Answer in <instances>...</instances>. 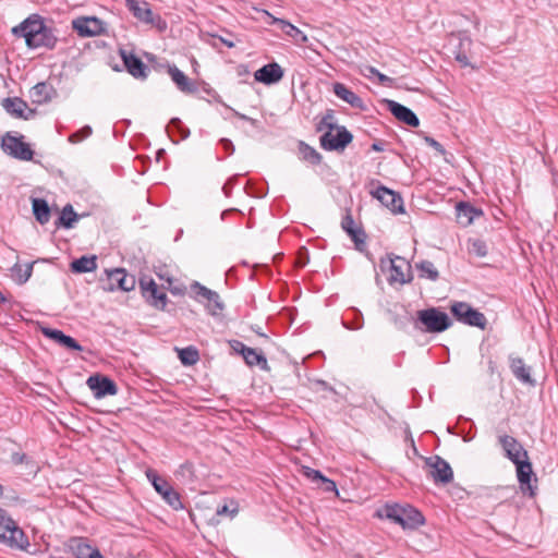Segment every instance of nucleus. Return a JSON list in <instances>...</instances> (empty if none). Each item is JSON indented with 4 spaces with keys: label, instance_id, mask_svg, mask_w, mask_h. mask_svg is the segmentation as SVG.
Instances as JSON below:
<instances>
[{
    "label": "nucleus",
    "instance_id": "f257e3e1",
    "mask_svg": "<svg viewBox=\"0 0 558 558\" xmlns=\"http://www.w3.org/2000/svg\"><path fill=\"white\" fill-rule=\"evenodd\" d=\"M377 515L399 524L403 530H416L425 523L422 512L411 505L387 504L377 511Z\"/></svg>",
    "mask_w": 558,
    "mask_h": 558
},
{
    "label": "nucleus",
    "instance_id": "f03ea898",
    "mask_svg": "<svg viewBox=\"0 0 558 558\" xmlns=\"http://www.w3.org/2000/svg\"><path fill=\"white\" fill-rule=\"evenodd\" d=\"M416 315V324H421L422 329L429 333H440L452 326V320L448 314L437 307L421 310Z\"/></svg>",
    "mask_w": 558,
    "mask_h": 558
},
{
    "label": "nucleus",
    "instance_id": "7ed1b4c3",
    "mask_svg": "<svg viewBox=\"0 0 558 558\" xmlns=\"http://www.w3.org/2000/svg\"><path fill=\"white\" fill-rule=\"evenodd\" d=\"M145 475L154 489L161 496L163 501L173 510L178 511L183 509L180 494L169 484V482L160 476L156 470L148 468Z\"/></svg>",
    "mask_w": 558,
    "mask_h": 558
},
{
    "label": "nucleus",
    "instance_id": "20e7f679",
    "mask_svg": "<svg viewBox=\"0 0 558 558\" xmlns=\"http://www.w3.org/2000/svg\"><path fill=\"white\" fill-rule=\"evenodd\" d=\"M450 312L458 322L464 325L480 329L486 328L487 319L485 315L465 302H453L450 305Z\"/></svg>",
    "mask_w": 558,
    "mask_h": 558
},
{
    "label": "nucleus",
    "instance_id": "39448f33",
    "mask_svg": "<svg viewBox=\"0 0 558 558\" xmlns=\"http://www.w3.org/2000/svg\"><path fill=\"white\" fill-rule=\"evenodd\" d=\"M129 11L141 22L155 26L163 32L167 28V22L159 15L154 14L150 5L146 1L125 0Z\"/></svg>",
    "mask_w": 558,
    "mask_h": 558
},
{
    "label": "nucleus",
    "instance_id": "423d86ee",
    "mask_svg": "<svg viewBox=\"0 0 558 558\" xmlns=\"http://www.w3.org/2000/svg\"><path fill=\"white\" fill-rule=\"evenodd\" d=\"M190 289L197 302L207 301L206 308L210 315L215 316L223 311L225 304L216 291L208 289L198 281L192 282Z\"/></svg>",
    "mask_w": 558,
    "mask_h": 558
},
{
    "label": "nucleus",
    "instance_id": "0eeeda50",
    "mask_svg": "<svg viewBox=\"0 0 558 558\" xmlns=\"http://www.w3.org/2000/svg\"><path fill=\"white\" fill-rule=\"evenodd\" d=\"M352 140L353 135L343 125L336 128V134H333L332 131H327L319 138L322 148L329 151L344 150Z\"/></svg>",
    "mask_w": 558,
    "mask_h": 558
},
{
    "label": "nucleus",
    "instance_id": "6e6552de",
    "mask_svg": "<svg viewBox=\"0 0 558 558\" xmlns=\"http://www.w3.org/2000/svg\"><path fill=\"white\" fill-rule=\"evenodd\" d=\"M2 148L5 153L19 160L29 161L33 159L34 151L31 146L23 142V136H13L7 133L2 138Z\"/></svg>",
    "mask_w": 558,
    "mask_h": 558
},
{
    "label": "nucleus",
    "instance_id": "1a4fd4ad",
    "mask_svg": "<svg viewBox=\"0 0 558 558\" xmlns=\"http://www.w3.org/2000/svg\"><path fill=\"white\" fill-rule=\"evenodd\" d=\"M371 195L379 201L380 204L388 208L393 215L404 213L403 198L400 193L385 185H378L377 189L371 191Z\"/></svg>",
    "mask_w": 558,
    "mask_h": 558
},
{
    "label": "nucleus",
    "instance_id": "9d476101",
    "mask_svg": "<svg viewBox=\"0 0 558 558\" xmlns=\"http://www.w3.org/2000/svg\"><path fill=\"white\" fill-rule=\"evenodd\" d=\"M425 464L430 469L429 475L436 484H449L453 480V471L450 464L439 456L425 459Z\"/></svg>",
    "mask_w": 558,
    "mask_h": 558
},
{
    "label": "nucleus",
    "instance_id": "9b49d317",
    "mask_svg": "<svg viewBox=\"0 0 558 558\" xmlns=\"http://www.w3.org/2000/svg\"><path fill=\"white\" fill-rule=\"evenodd\" d=\"M389 264L390 275L388 277V282L390 284H405L413 280L411 265L405 258L395 255L389 257Z\"/></svg>",
    "mask_w": 558,
    "mask_h": 558
},
{
    "label": "nucleus",
    "instance_id": "f8f14e48",
    "mask_svg": "<svg viewBox=\"0 0 558 558\" xmlns=\"http://www.w3.org/2000/svg\"><path fill=\"white\" fill-rule=\"evenodd\" d=\"M105 23L96 16H81L72 22L73 29L81 37H93L102 35L106 32Z\"/></svg>",
    "mask_w": 558,
    "mask_h": 558
},
{
    "label": "nucleus",
    "instance_id": "ddd939ff",
    "mask_svg": "<svg viewBox=\"0 0 558 558\" xmlns=\"http://www.w3.org/2000/svg\"><path fill=\"white\" fill-rule=\"evenodd\" d=\"M517 468V477L520 484V488L524 494H527L530 497L535 496L536 486L532 485V477L535 476L532 469V463L527 458H523L513 463ZM534 482H537V478L534 477Z\"/></svg>",
    "mask_w": 558,
    "mask_h": 558
},
{
    "label": "nucleus",
    "instance_id": "4468645a",
    "mask_svg": "<svg viewBox=\"0 0 558 558\" xmlns=\"http://www.w3.org/2000/svg\"><path fill=\"white\" fill-rule=\"evenodd\" d=\"M140 287L143 296L147 302L158 310H163L168 302V296L165 292L160 291L157 283L151 278H142Z\"/></svg>",
    "mask_w": 558,
    "mask_h": 558
},
{
    "label": "nucleus",
    "instance_id": "2eb2a0df",
    "mask_svg": "<svg viewBox=\"0 0 558 558\" xmlns=\"http://www.w3.org/2000/svg\"><path fill=\"white\" fill-rule=\"evenodd\" d=\"M86 384L97 399L106 396H114L118 392L116 383L111 378L100 374L89 376Z\"/></svg>",
    "mask_w": 558,
    "mask_h": 558
},
{
    "label": "nucleus",
    "instance_id": "dca6fc26",
    "mask_svg": "<svg viewBox=\"0 0 558 558\" xmlns=\"http://www.w3.org/2000/svg\"><path fill=\"white\" fill-rule=\"evenodd\" d=\"M44 20L40 16L31 15L22 23L14 26L12 33L17 37H23L27 46L29 41L33 43L34 36L44 29Z\"/></svg>",
    "mask_w": 558,
    "mask_h": 558
},
{
    "label": "nucleus",
    "instance_id": "f3484780",
    "mask_svg": "<svg viewBox=\"0 0 558 558\" xmlns=\"http://www.w3.org/2000/svg\"><path fill=\"white\" fill-rule=\"evenodd\" d=\"M109 290L119 289L125 292L132 291L135 288V277L130 275L123 268H114L107 271Z\"/></svg>",
    "mask_w": 558,
    "mask_h": 558
},
{
    "label": "nucleus",
    "instance_id": "a211bd4d",
    "mask_svg": "<svg viewBox=\"0 0 558 558\" xmlns=\"http://www.w3.org/2000/svg\"><path fill=\"white\" fill-rule=\"evenodd\" d=\"M264 14L266 16L265 22L267 24L277 26L287 36L293 38L296 44L307 43V36L290 22L275 17L268 11H264Z\"/></svg>",
    "mask_w": 558,
    "mask_h": 558
},
{
    "label": "nucleus",
    "instance_id": "6ab92c4d",
    "mask_svg": "<svg viewBox=\"0 0 558 558\" xmlns=\"http://www.w3.org/2000/svg\"><path fill=\"white\" fill-rule=\"evenodd\" d=\"M341 228L354 242L355 250L364 252L366 248V233L361 227H356L351 214H347L341 221Z\"/></svg>",
    "mask_w": 558,
    "mask_h": 558
},
{
    "label": "nucleus",
    "instance_id": "aec40b11",
    "mask_svg": "<svg viewBox=\"0 0 558 558\" xmlns=\"http://www.w3.org/2000/svg\"><path fill=\"white\" fill-rule=\"evenodd\" d=\"M498 441L505 452V456L512 463L523 458H527V451L514 437L509 435H501L498 437Z\"/></svg>",
    "mask_w": 558,
    "mask_h": 558
},
{
    "label": "nucleus",
    "instance_id": "412c9836",
    "mask_svg": "<svg viewBox=\"0 0 558 558\" xmlns=\"http://www.w3.org/2000/svg\"><path fill=\"white\" fill-rule=\"evenodd\" d=\"M385 102L391 114L399 121L412 128H416L420 125V120L417 116L410 108L395 100L386 99Z\"/></svg>",
    "mask_w": 558,
    "mask_h": 558
},
{
    "label": "nucleus",
    "instance_id": "4be33fe9",
    "mask_svg": "<svg viewBox=\"0 0 558 558\" xmlns=\"http://www.w3.org/2000/svg\"><path fill=\"white\" fill-rule=\"evenodd\" d=\"M283 77V70L277 62L268 63L254 73L255 81L265 85H272Z\"/></svg>",
    "mask_w": 558,
    "mask_h": 558
},
{
    "label": "nucleus",
    "instance_id": "5701e85b",
    "mask_svg": "<svg viewBox=\"0 0 558 558\" xmlns=\"http://www.w3.org/2000/svg\"><path fill=\"white\" fill-rule=\"evenodd\" d=\"M69 548L76 558H105L98 548L93 547L82 537L71 538Z\"/></svg>",
    "mask_w": 558,
    "mask_h": 558
},
{
    "label": "nucleus",
    "instance_id": "b1692460",
    "mask_svg": "<svg viewBox=\"0 0 558 558\" xmlns=\"http://www.w3.org/2000/svg\"><path fill=\"white\" fill-rule=\"evenodd\" d=\"M2 543L7 544L11 548L20 549L31 555L36 553L35 549H31L28 537L16 523Z\"/></svg>",
    "mask_w": 558,
    "mask_h": 558
},
{
    "label": "nucleus",
    "instance_id": "393cba45",
    "mask_svg": "<svg viewBox=\"0 0 558 558\" xmlns=\"http://www.w3.org/2000/svg\"><path fill=\"white\" fill-rule=\"evenodd\" d=\"M41 332L45 337L68 350L83 351V347L73 337L65 335L62 330L44 327L41 328Z\"/></svg>",
    "mask_w": 558,
    "mask_h": 558
},
{
    "label": "nucleus",
    "instance_id": "a878e982",
    "mask_svg": "<svg viewBox=\"0 0 558 558\" xmlns=\"http://www.w3.org/2000/svg\"><path fill=\"white\" fill-rule=\"evenodd\" d=\"M168 74L180 92L185 94L197 92V84L190 80L177 65H168Z\"/></svg>",
    "mask_w": 558,
    "mask_h": 558
},
{
    "label": "nucleus",
    "instance_id": "bb28decb",
    "mask_svg": "<svg viewBox=\"0 0 558 558\" xmlns=\"http://www.w3.org/2000/svg\"><path fill=\"white\" fill-rule=\"evenodd\" d=\"M333 94L340 98L341 100L349 104L351 107L355 109H365V105L363 99L356 95L353 90L347 87L343 83L336 82L332 84Z\"/></svg>",
    "mask_w": 558,
    "mask_h": 558
},
{
    "label": "nucleus",
    "instance_id": "cd10ccee",
    "mask_svg": "<svg viewBox=\"0 0 558 558\" xmlns=\"http://www.w3.org/2000/svg\"><path fill=\"white\" fill-rule=\"evenodd\" d=\"M121 58L128 72L135 78H146L148 69L145 63L133 53L121 51Z\"/></svg>",
    "mask_w": 558,
    "mask_h": 558
},
{
    "label": "nucleus",
    "instance_id": "c85d7f7f",
    "mask_svg": "<svg viewBox=\"0 0 558 558\" xmlns=\"http://www.w3.org/2000/svg\"><path fill=\"white\" fill-rule=\"evenodd\" d=\"M2 107L11 116L19 118V119H24V120H28L35 112L34 110H29L28 113L25 114L24 111L27 108V104L19 97L4 98L2 100Z\"/></svg>",
    "mask_w": 558,
    "mask_h": 558
},
{
    "label": "nucleus",
    "instance_id": "c756f323",
    "mask_svg": "<svg viewBox=\"0 0 558 558\" xmlns=\"http://www.w3.org/2000/svg\"><path fill=\"white\" fill-rule=\"evenodd\" d=\"M29 95L34 104L41 105L50 101L57 95V92L51 84L40 82L32 87Z\"/></svg>",
    "mask_w": 558,
    "mask_h": 558
},
{
    "label": "nucleus",
    "instance_id": "7c9ffc66",
    "mask_svg": "<svg viewBox=\"0 0 558 558\" xmlns=\"http://www.w3.org/2000/svg\"><path fill=\"white\" fill-rule=\"evenodd\" d=\"M458 222L464 227L470 226L475 217L482 216L483 211L480 208L472 206L470 203L460 202L456 206Z\"/></svg>",
    "mask_w": 558,
    "mask_h": 558
},
{
    "label": "nucleus",
    "instance_id": "2f4dec72",
    "mask_svg": "<svg viewBox=\"0 0 558 558\" xmlns=\"http://www.w3.org/2000/svg\"><path fill=\"white\" fill-rule=\"evenodd\" d=\"M57 44V37L54 36L52 29L46 25H44V29L37 33L33 43H28L27 47L31 49H36L40 47H45L48 49H53Z\"/></svg>",
    "mask_w": 558,
    "mask_h": 558
},
{
    "label": "nucleus",
    "instance_id": "473e14b6",
    "mask_svg": "<svg viewBox=\"0 0 558 558\" xmlns=\"http://www.w3.org/2000/svg\"><path fill=\"white\" fill-rule=\"evenodd\" d=\"M510 368H511L513 376L518 380H520L524 384H529V385L535 384L534 379L531 377V368L525 366V364L521 357H511L510 359Z\"/></svg>",
    "mask_w": 558,
    "mask_h": 558
},
{
    "label": "nucleus",
    "instance_id": "72a5a7b5",
    "mask_svg": "<svg viewBox=\"0 0 558 558\" xmlns=\"http://www.w3.org/2000/svg\"><path fill=\"white\" fill-rule=\"evenodd\" d=\"M78 218L80 216L75 213L73 206L71 204H66L54 222L56 228L72 229Z\"/></svg>",
    "mask_w": 558,
    "mask_h": 558
},
{
    "label": "nucleus",
    "instance_id": "f704fd0d",
    "mask_svg": "<svg viewBox=\"0 0 558 558\" xmlns=\"http://www.w3.org/2000/svg\"><path fill=\"white\" fill-rule=\"evenodd\" d=\"M97 268L96 256H81L70 264V269L74 274H84L94 271Z\"/></svg>",
    "mask_w": 558,
    "mask_h": 558
},
{
    "label": "nucleus",
    "instance_id": "c9c22d12",
    "mask_svg": "<svg viewBox=\"0 0 558 558\" xmlns=\"http://www.w3.org/2000/svg\"><path fill=\"white\" fill-rule=\"evenodd\" d=\"M32 209L36 220L40 225H46L50 220L51 211L46 199L33 198Z\"/></svg>",
    "mask_w": 558,
    "mask_h": 558
},
{
    "label": "nucleus",
    "instance_id": "e433bc0d",
    "mask_svg": "<svg viewBox=\"0 0 558 558\" xmlns=\"http://www.w3.org/2000/svg\"><path fill=\"white\" fill-rule=\"evenodd\" d=\"M244 361L248 366H258L262 371L268 372L270 369L266 356L255 349L248 348L244 354Z\"/></svg>",
    "mask_w": 558,
    "mask_h": 558
},
{
    "label": "nucleus",
    "instance_id": "4c0bfd02",
    "mask_svg": "<svg viewBox=\"0 0 558 558\" xmlns=\"http://www.w3.org/2000/svg\"><path fill=\"white\" fill-rule=\"evenodd\" d=\"M415 268L418 271V277L422 279H428L430 281H437L439 278V272L434 266V264L429 260H421L415 263Z\"/></svg>",
    "mask_w": 558,
    "mask_h": 558
},
{
    "label": "nucleus",
    "instance_id": "58836bf2",
    "mask_svg": "<svg viewBox=\"0 0 558 558\" xmlns=\"http://www.w3.org/2000/svg\"><path fill=\"white\" fill-rule=\"evenodd\" d=\"M166 131L171 138H173L174 135H179L180 140H185L190 136V130L183 125L179 118H172L168 123ZM172 141L178 143L177 140Z\"/></svg>",
    "mask_w": 558,
    "mask_h": 558
},
{
    "label": "nucleus",
    "instance_id": "ea45409f",
    "mask_svg": "<svg viewBox=\"0 0 558 558\" xmlns=\"http://www.w3.org/2000/svg\"><path fill=\"white\" fill-rule=\"evenodd\" d=\"M299 150L303 160L312 165H318L322 162V155L315 148L307 145L306 143L300 142Z\"/></svg>",
    "mask_w": 558,
    "mask_h": 558
},
{
    "label": "nucleus",
    "instance_id": "a19ab883",
    "mask_svg": "<svg viewBox=\"0 0 558 558\" xmlns=\"http://www.w3.org/2000/svg\"><path fill=\"white\" fill-rule=\"evenodd\" d=\"M179 359L183 365L192 366L199 360L198 350L192 345L183 348L179 350Z\"/></svg>",
    "mask_w": 558,
    "mask_h": 558
},
{
    "label": "nucleus",
    "instance_id": "79ce46f5",
    "mask_svg": "<svg viewBox=\"0 0 558 558\" xmlns=\"http://www.w3.org/2000/svg\"><path fill=\"white\" fill-rule=\"evenodd\" d=\"M33 263L26 264L25 266L15 264L12 267V274L15 277L17 283H25L32 276Z\"/></svg>",
    "mask_w": 558,
    "mask_h": 558
},
{
    "label": "nucleus",
    "instance_id": "37998d69",
    "mask_svg": "<svg viewBox=\"0 0 558 558\" xmlns=\"http://www.w3.org/2000/svg\"><path fill=\"white\" fill-rule=\"evenodd\" d=\"M337 126L338 125H336L335 112H333V110L328 109L326 111V113L324 114V117L322 118V120L317 123L316 131L322 132L325 129H327V131L331 132V131L336 130Z\"/></svg>",
    "mask_w": 558,
    "mask_h": 558
},
{
    "label": "nucleus",
    "instance_id": "c03bdc74",
    "mask_svg": "<svg viewBox=\"0 0 558 558\" xmlns=\"http://www.w3.org/2000/svg\"><path fill=\"white\" fill-rule=\"evenodd\" d=\"M15 521L8 515L4 510L0 509V541L3 542L10 531L15 525Z\"/></svg>",
    "mask_w": 558,
    "mask_h": 558
},
{
    "label": "nucleus",
    "instance_id": "a18cd8bd",
    "mask_svg": "<svg viewBox=\"0 0 558 558\" xmlns=\"http://www.w3.org/2000/svg\"><path fill=\"white\" fill-rule=\"evenodd\" d=\"M239 512V506L235 501L231 500L229 504H225L222 506H218L216 509V514L219 517L227 515L233 518Z\"/></svg>",
    "mask_w": 558,
    "mask_h": 558
},
{
    "label": "nucleus",
    "instance_id": "49530a36",
    "mask_svg": "<svg viewBox=\"0 0 558 558\" xmlns=\"http://www.w3.org/2000/svg\"><path fill=\"white\" fill-rule=\"evenodd\" d=\"M93 133V129L89 125H84L80 130L75 131L69 136V142L80 143L85 138L89 137Z\"/></svg>",
    "mask_w": 558,
    "mask_h": 558
},
{
    "label": "nucleus",
    "instance_id": "de8ad7c7",
    "mask_svg": "<svg viewBox=\"0 0 558 558\" xmlns=\"http://www.w3.org/2000/svg\"><path fill=\"white\" fill-rule=\"evenodd\" d=\"M177 477H182L186 482H191L194 478V470L193 464L190 462H185L179 466L175 472Z\"/></svg>",
    "mask_w": 558,
    "mask_h": 558
},
{
    "label": "nucleus",
    "instance_id": "09e8293b",
    "mask_svg": "<svg viewBox=\"0 0 558 558\" xmlns=\"http://www.w3.org/2000/svg\"><path fill=\"white\" fill-rule=\"evenodd\" d=\"M457 38L458 45L456 46L453 51L470 52L472 39L466 35V33H459Z\"/></svg>",
    "mask_w": 558,
    "mask_h": 558
},
{
    "label": "nucleus",
    "instance_id": "8fccbe9b",
    "mask_svg": "<svg viewBox=\"0 0 558 558\" xmlns=\"http://www.w3.org/2000/svg\"><path fill=\"white\" fill-rule=\"evenodd\" d=\"M469 251L478 257H484L487 255V245L484 241L476 239L471 242Z\"/></svg>",
    "mask_w": 558,
    "mask_h": 558
},
{
    "label": "nucleus",
    "instance_id": "3c124183",
    "mask_svg": "<svg viewBox=\"0 0 558 558\" xmlns=\"http://www.w3.org/2000/svg\"><path fill=\"white\" fill-rule=\"evenodd\" d=\"M304 475L313 482H320V483H322L323 478L325 477V475L320 471L312 469V468H305Z\"/></svg>",
    "mask_w": 558,
    "mask_h": 558
},
{
    "label": "nucleus",
    "instance_id": "603ef678",
    "mask_svg": "<svg viewBox=\"0 0 558 558\" xmlns=\"http://www.w3.org/2000/svg\"><path fill=\"white\" fill-rule=\"evenodd\" d=\"M355 314V319L352 323H343L347 329L359 330L363 327V316L361 312L356 311Z\"/></svg>",
    "mask_w": 558,
    "mask_h": 558
},
{
    "label": "nucleus",
    "instance_id": "864d4df0",
    "mask_svg": "<svg viewBox=\"0 0 558 558\" xmlns=\"http://www.w3.org/2000/svg\"><path fill=\"white\" fill-rule=\"evenodd\" d=\"M229 345L232 349V351L241 354L244 357V354H246V350H248V347H246L243 342L240 340H230Z\"/></svg>",
    "mask_w": 558,
    "mask_h": 558
},
{
    "label": "nucleus",
    "instance_id": "5fc2aeb1",
    "mask_svg": "<svg viewBox=\"0 0 558 558\" xmlns=\"http://www.w3.org/2000/svg\"><path fill=\"white\" fill-rule=\"evenodd\" d=\"M239 174H234L227 180L222 186V192L227 197H230L232 189L236 185Z\"/></svg>",
    "mask_w": 558,
    "mask_h": 558
},
{
    "label": "nucleus",
    "instance_id": "6e6d98bb",
    "mask_svg": "<svg viewBox=\"0 0 558 558\" xmlns=\"http://www.w3.org/2000/svg\"><path fill=\"white\" fill-rule=\"evenodd\" d=\"M454 59L457 62L460 63L462 68H466L471 65V62L469 61V52L463 51H453Z\"/></svg>",
    "mask_w": 558,
    "mask_h": 558
},
{
    "label": "nucleus",
    "instance_id": "4d7b16f0",
    "mask_svg": "<svg viewBox=\"0 0 558 558\" xmlns=\"http://www.w3.org/2000/svg\"><path fill=\"white\" fill-rule=\"evenodd\" d=\"M320 487L327 493H338L336 483L326 476L323 478Z\"/></svg>",
    "mask_w": 558,
    "mask_h": 558
},
{
    "label": "nucleus",
    "instance_id": "13d9d810",
    "mask_svg": "<svg viewBox=\"0 0 558 558\" xmlns=\"http://www.w3.org/2000/svg\"><path fill=\"white\" fill-rule=\"evenodd\" d=\"M425 142L430 146L433 147L434 149H436L439 154L444 155L446 153L444 146L437 142L435 138L430 137V136H426L425 137Z\"/></svg>",
    "mask_w": 558,
    "mask_h": 558
},
{
    "label": "nucleus",
    "instance_id": "bf43d9fd",
    "mask_svg": "<svg viewBox=\"0 0 558 558\" xmlns=\"http://www.w3.org/2000/svg\"><path fill=\"white\" fill-rule=\"evenodd\" d=\"M11 460L14 464H22L28 460V457L25 453L14 452L11 456Z\"/></svg>",
    "mask_w": 558,
    "mask_h": 558
},
{
    "label": "nucleus",
    "instance_id": "052dcab7",
    "mask_svg": "<svg viewBox=\"0 0 558 558\" xmlns=\"http://www.w3.org/2000/svg\"><path fill=\"white\" fill-rule=\"evenodd\" d=\"M371 73H372V74H374V75H376V76L378 77L379 82H380V83H383V84H386V83H388V82H391V78H390V77H388L387 75H385V74L380 73V72H379L377 69H375V68H371Z\"/></svg>",
    "mask_w": 558,
    "mask_h": 558
},
{
    "label": "nucleus",
    "instance_id": "680f3d73",
    "mask_svg": "<svg viewBox=\"0 0 558 558\" xmlns=\"http://www.w3.org/2000/svg\"><path fill=\"white\" fill-rule=\"evenodd\" d=\"M220 143L222 144L223 148L229 153V155L233 154L234 146L230 140L221 138Z\"/></svg>",
    "mask_w": 558,
    "mask_h": 558
},
{
    "label": "nucleus",
    "instance_id": "e2e57ef3",
    "mask_svg": "<svg viewBox=\"0 0 558 558\" xmlns=\"http://www.w3.org/2000/svg\"><path fill=\"white\" fill-rule=\"evenodd\" d=\"M371 148L374 151H383L384 150L383 144L380 142H374L372 144Z\"/></svg>",
    "mask_w": 558,
    "mask_h": 558
},
{
    "label": "nucleus",
    "instance_id": "0e129e2a",
    "mask_svg": "<svg viewBox=\"0 0 558 558\" xmlns=\"http://www.w3.org/2000/svg\"><path fill=\"white\" fill-rule=\"evenodd\" d=\"M220 40L222 41L223 45H226L229 48L234 47V43L231 41V40H228V39H225V38H221V37H220Z\"/></svg>",
    "mask_w": 558,
    "mask_h": 558
},
{
    "label": "nucleus",
    "instance_id": "69168bd1",
    "mask_svg": "<svg viewBox=\"0 0 558 558\" xmlns=\"http://www.w3.org/2000/svg\"><path fill=\"white\" fill-rule=\"evenodd\" d=\"M235 210L236 209H234V208L223 210L221 213V219L223 220L228 214H230L231 211H235Z\"/></svg>",
    "mask_w": 558,
    "mask_h": 558
},
{
    "label": "nucleus",
    "instance_id": "338daca9",
    "mask_svg": "<svg viewBox=\"0 0 558 558\" xmlns=\"http://www.w3.org/2000/svg\"><path fill=\"white\" fill-rule=\"evenodd\" d=\"M8 302V299L2 294V292L0 291V304H4Z\"/></svg>",
    "mask_w": 558,
    "mask_h": 558
},
{
    "label": "nucleus",
    "instance_id": "774afa93",
    "mask_svg": "<svg viewBox=\"0 0 558 558\" xmlns=\"http://www.w3.org/2000/svg\"><path fill=\"white\" fill-rule=\"evenodd\" d=\"M239 117H240L241 119H243V120L251 121L252 123H254V122H255V120H253V119H251V118H248V117H246V116H244V114H239Z\"/></svg>",
    "mask_w": 558,
    "mask_h": 558
}]
</instances>
